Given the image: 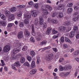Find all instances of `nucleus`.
I'll return each instance as SVG.
<instances>
[{
    "label": "nucleus",
    "instance_id": "nucleus-56",
    "mask_svg": "<svg viewBox=\"0 0 79 79\" xmlns=\"http://www.w3.org/2000/svg\"><path fill=\"white\" fill-rule=\"evenodd\" d=\"M76 37L77 39H79V31L76 32Z\"/></svg>",
    "mask_w": 79,
    "mask_h": 79
},
{
    "label": "nucleus",
    "instance_id": "nucleus-24",
    "mask_svg": "<svg viewBox=\"0 0 79 79\" xmlns=\"http://www.w3.org/2000/svg\"><path fill=\"white\" fill-rule=\"evenodd\" d=\"M51 22L52 24H57L58 23V22L56 19H51Z\"/></svg>",
    "mask_w": 79,
    "mask_h": 79
},
{
    "label": "nucleus",
    "instance_id": "nucleus-3",
    "mask_svg": "<svg viewBox=\"0 0 79 79\" xmlns=\"http://www.w3.org/2000/svg\"><path fill=\"white\" fill-rule=\"evenodd\" d=\"M17 67L18 68H19L20 66H21V64H20V62L19 61H16L14 64V65L13 64H12L11 65L12 69H14V70H16V67Z\"/></svg>",
    "mask_w": 79,
    "mask_h": 79
},
{
    "label": "nucleus",
    "instance_id": "nucleus-50",
    "mask_svg": "<svg viewBox=\"0 0 79 79\" xmlns=\"http://www.w3.org/2000/svg\"><path fill=\"white\" fill-rule=\"evenodd\" d=\"M59 69H60V71H64V67H62V66L61 65H60L59 66Z\"/></svg>",
    "mask_w": 79,
    "mask_h": 79
},
{
    "label": "nucleus",
    "instance_id": "nucleus-29",
    "mask_svg": "<svg viewBox=\"0 0 79 79\" xmlns=\"http://www.w3.org/2000/svg\"><path fill=\"white\" fill-rule=\"evenodd\" d=\"M73 11V9L71 8H69L67 10L68 14H70Z\"/></svg>",
    "mask_w": 79,
    "mask_h": 79
},
{
    "label": "nucleus",
    "instance_id": "nucleus-63",
    "mask_svg": "<svg viewBox=\"0 0 79 79\" xmlns=\"http://www.w3.org/2000/svg\"><path fill=\"white\" fill-rule=\"evenodd\" d=\"M78 7H77V6H75L74 7V10H75V11H76L77 10H78Z\"/></svg>",
    "mask_w": 79,
    "mask_h": 79
},
{
    "label": "nucleus",
    "instance_id": "nucleus-4",
    "mask_svg": "<svg viewBox=\"0 0 79 79\" xmlns=\"http://www.w3.org/2000/svg\"><path fill=\"white\" fill-rule=\"evenodd\" d=\"M69 74H70V72H62L60 73V74H59V76L61 77H66L67 76H68V75Z\"/></svg>",
    "mask_w": 79,
    "mask_h": 79
},
{
    "label": "nucleus",
    "instance_id": "nucleus-14",
    "mask_svg": "<svg viewBox=\"0 0 79 79\" xmlns=\"http://www.w3.org/2000/svg\"><path fill=\"white\" fill-rule=\"evenodd\" d=\"M18 37L19 39H21L23 37V31L19 32L18 35Z\"/></svg>",
    "mask_w": 79,
    "mask_h": 79
},
{
    "label": "nucleus",
    "instance_id": "nucleus-45",
    "mask_svg": "<svg viewBox=\"0 0 79 79\" xmlns=\"http://www.w3.org/2000/svg\"><path fill=\"white\" fill-rule=\"evenodd\" d=\"M16 59V56H11L10 57V59L11 60H14Z\"/></svg>",
    "mask_w": 79,
    "mask_h": 79
},
{
    "label": "nucleus",
    "instance_id": "nucleus-26",
    "mask_svg": "<svg viewBox=\"0 0 79 79\" xmlns=\"http://www.w3.org/2000/svg\"><path fill=\"white\" fill-rule=\"evenodd\" d=\"M23 13V11L22 10H20L19 12L17 14V16H18V17H21V16H22Z\"/></svg>",
    "mask_w": 79,
    "mask_h": 79
},
{
    "label": "nucleus",
    "instance_id": "nucleus-33",
    "mask_svg": "<svg viewBox=\"0 0 79 79\" xmlns=\"http://www.w3.org/2000/svg\"><path fill=\"white\" fill-rule=\"evenodd\" d=\"M73 21L74 22H76L79 21V17H74L73 19Z\"/></svg>",
    "mask_w": 79,
    "mask_h": 79
},
{
    "label": "nucleus",
    "instance_id": "nucleus-30",
    "mask_svg": "<svg viewBox=\"0 0 79 79\" xmlns=\"http://www.w3.org/2000/svg\"><path fill=\"white\" fill-rule=\"evenodd\" d=\"M0 17L2 19H3V20H6V16L4 14H1Z\"/></svg>",
    "mask_w": 79,
    "mask_h": 79
},
{
    "label": "nucleus",
    "instance_id": "nucleus-17",
    "mask_svg": "<svg viewBox=\"0 0 79 79\" xmlns=\"http://www.w3.org/2000/svg\"><path fill=\"white\" fill-rule=\"evenodd\" d=\"M42 12L45 15H48V11L47 9H44L42 10Z\"/></svg>",
    "mask_w": 79,
    "mask_h": 79
},
{
    "label": "nucleus",
    "instance_id": "nucleus-60",
    "mask_svg": "<svg viewBox=\"0 0 79 79\" xmlns=\"http://www.w3.org/2000/svg\"><path fill=\"white\" fill-rule=\"evenodd\" d=\"M64 60V59L63 58H61L59 60V63H61V62H62V61H63Z\"/></svg>",
    "mask_w": 79,
    "mask_h": 79
},
{
    "label": "nucleus",
    "instance_id": "nucleus-54",
    "mask_svg": "<svg viewBox=\"0 0 79 79\" xmlns=\"http://www.w3.org/2000/svg\"><path fill=\"white\" fill-rule=\"evenodd\" d=\"M43 27L44 28H46L47 27V23H44L43 24Z\"/></svg>",
    "mask_w": 79,
    "mask_h": 79
},
{
    "label": "nucleus",
    "instance_id": "nucleus-47",
    "mask_svg": "<svg viewBox=\"0 0 79 79\" xmlns=\"http://www.w3.org/2000/svg\"><path fill=\"white\" fill-rule=\"evenodd\" d=\"M61 42L63 43L64 42V37L62 36L60 39Z\"/></svg>",
    "mask_w": 79,
    "mask_h": 79
},
{
    "label": "nucleus",
    "instance_id": "nucleus-43",
    "mask_svg": "<svg viewBox=\"0 0 79 79\" xmlns=\"http://www.w3.org/2000/svg\"><path fill=\"white\" fill-rule=\"evenodd\" d=\"M18 7L19 8H24L25 7V6L23 5H19L18 6Z\"/></svg>",
    "mask_w": 79,
    "mask_h": 79
},
{
    "label": "nucleus",
    "instance_id": "nucleus-18",
    "mask_svg": "<svg viewBox=\"0 0 79 79\" xmlns=\"http://www.w3.org/2000/svg\"><path fill=\"white\" fill-rule=\"evenodd\" d=\"M40 24V25H42V24L44 23V20L42 18V17H39Z\"/></svg>",
    "mask_w": 79,
    "mask_h": 79
},
{
    "label": "nucleus",
    "instance_id": "nucleus-21",
    "mask_svg": "<svg viewBox=\"0 0 79 79\" xmlns=\"http://www.w3.org/2000/svg\"><path fill=\"white\" fill-rule=\"evenodd\" d=\"M51 28L48 27V28L46 32L47 35H49V34H50V32H51Z\"/></svg>",
    "mask_w": 79,
    "mask_h": 79
},
{
    "label": "nucleus",
    "instance_id": "nucleus-44",
    "mask_svg": "<svg viewBox=\"0 0 79 79\" xmlns=\"http://www.w3.org/2000/svg\"><path fill=\"white\" fill-rule=\"evenodd\" d=\"M14 24V23H8L7 25V27H11L13 26V25Z\"/></svg>",
    "mask_w": 79,
    "mask_h": 79
},
{
    "label": "nucleus",
    "instance_id": "nucleus-41",
    "mask_svg": "<svg viewBox=\"0 0 79 79\" xmlns=\"http://www.w3.org/2000/svg\"><path fill=\"white\" fill-rule=\"evenodd\" d=\"M24 65L25 66H27L28 67H30V64H29L28 62H26L24 63Z\"/></svg>",
    "mask_w": 79,
    "mask_h": 79
},
{
    "label": "nucleus",
    "instance_id": "nucleus-6",
    "mask_svg": "<svg viewBox=\"0 0 79 79\" xmlns=\"http://www.w3.org/2000/svg\"><path fill=\"white\" fill-rule=\"evenodd\" d=\"M53 58H54L53 54L51 53L50 55H49L48 56H47L46 57L45 60L46 61H49L53 60Z\"/></svg>",
    "mask_w": 79,
    "mask_h": 79
},
{
    "label": "nucleus",
    "instance_id": "nucleus-49",
    "mask_svg": "<svg viewBox=\"0 0 79 79\" xmlns=\"http://www.w3.org/2000/svg\"><path fill=\"white\" fill-rule=\"evenodd\" d=\"M34 6L35 8H39V3H36L34 5Z\"/></svg>",
    "mask_w": 79,
    "mask_h": 79
},
{
    "label": "nucleus",
    "instance_id": "nucleus-23",
    "mask_svg": "<svg viewBox=\"0 0 79 79\" xmlns=\"http://www.w3.org/2000/svg\"><path fill=\"white\" fill-rule=\"evenodd\" d=\"M79 54V51H77L75 52L72 53V55L74 56H77Z\"/></svg>",
    "mask_w": 79,
    "mask_h": 79
},
{
    "label": "nucleus",
    "instance_id": "nucleus-27",
    "mask_svg": "<svg viewBox=\"0 0 79 79\" xmlns=\"http://www.w3.org/2000/svg\"><path fill=\"white\" fill-rule=\"evenodd\" d=\"M17 8L16 7H12L11 9V10L10 9V11L11 12L13 13L15 12L16 11Z\"/></svg>",
    "mask_w": 79,
    "mask_h": 79
},
{
    "label": "nucleus",
    "instance_id": "nucleus-9",
    "mask_svg": "<svg viewBox=\"0 0 79 79\" xmlns=\"http://www.w3.org/2000/svg\"><path fill=\"white\" fill-rule=\"evenodd\" d=\"M63 14L61 12H58L57 13V17L58 18H61L63 17Z\"/></svg>",
    "mask_w": 79,
    "mask_h": 79
},
{
    "label": "nucleus",
    "instance_id": "nucleus-32",
    "mask_svg": "<svg viewBox=\"0 0 79 79\" xmlns=\"http://www.w3.org/2000/svg\"><path fill=\"white\" fill-rule=\"evenodd\" d=\"M3 59L4 60L6 61H7L9 60V57L7 56H5L3 57Z\"/></svg>",
    "mask_w": 79,
    "mask_h": 79
},
{
    "label": "nucleus",
    "instance_id": "nucleus-5",
    "mask_svg": "<svg viewBox=\"0 0 79 79\" xmlns=\"http://www.w3.org/2000/svg\"><path fill=\"white\" fill-rule=\"evenodd\" d=\"M11 49V47L8 45H6L3 48V50L5 53H7Z\"/></svg>",
    "mask_w": 79,
    "mask_h": 79
},
{
    "label": "nucleus",
    "instance_id": "nucleus-46",
    "mask_svg": "<svg viewBox=\"0 0 79 79\" xmlns=\"http://www.w3.org/2000/svg\"><path fill=\"white\" fill-rule=\"evenodd\" d=\"M73 5V3L72 2H69L67 4V6L69 7H71V6H72Z\"/></svg>",
    "mask_w": 79,
    "mask_h": 79
},
{
    "label": "nucleus",
    "instance_id": "nucleus-34",
    "mask_svg": "<svg viewBox=\"0 0 79 79\" xmlns=\"http://www.w3.org/2000/svg\"><path fill=\"white\" fill-rule=\"evenodd\" d=\"M56 16L57 17V13L56 12H53L52 15V18H55Z\"/></svg>",
    "mask_w": 79,
    "mask_h": 79
},
{
    "label": "nucleus",
    "instance_id": "nucleus-25",
    "mask_svg": "<svg viewBox=\"0 0 79 79\" xmlns=\"http://www.w3.org/2000/svg\"><path fill=\"white\" fill-rule=\"evenodd\" d=\"M34 24L35 26H37L39 24V19L37 18H35V19Z\"/></svg>",
    "mask_w": 79,
    "mask_h": 79
},
{
    "label": "nucleus",
    "instance_id": "nucleus-38",
    "mask_svg": "<svg viewBox=\"0 0 79 79\" xmlns=\"http://www.w3.org/2000/svg\"><path fill=\"white\" fill-rule=\"evenodd\" d=\"M65 41L66 42H68V43L71 42V40L66 37H65Z\"/></svg>",
    "mask_w": 79,
    "mask_h": 79
},
{
    "label": "nucleus",
    "instance_id": "nucleus-42",
    "mask_svg": "<svg viewBox=\"0 0 79 79\" xmlns=\"http://www.w3.org/2000/svg\"><path fill=\"white\" fill-rule=\"evenodd\" d=\"M27 58L29 61H31V60H32L31 57L29 56H27Z\"/></svg>",
    "mask_w": 79,
    "mask_h": 79
},
{
    "label": "nucleus",
    "instance_id": "nucleus-48",
    "mask_svg": "<svg viewBox=\"0 0 79 79\" xmlns=\"http://www.w3.org/2000/svg\"><path fill=\"white\" fill-rule=\"evenodd\" d=\"M52 34H57L58 33V31L55 30V29H53L52 30Z\"/></svg>",
    "mask_w": 79,
    "mask_h": 79
},
{
    "label": "nucleus",
    "instance_id": "nucleus-51",
    "mask_svg": "<svg viewBox=\"0 0 79 79\" xmlns=\"http://www.w3.org/2000/svg\"><path fill=\"white\" fill-rule=\"evenodd\" d=\"M27 47L26 46H24L22 50H23V51H26V50H27Z\"/></svg>",
    "mask_w": 79,
    "mask_h": 79
},
{
    "label": "nucleus",
    "instance_id": "nucleus-10",
    "mask_svg": "<svg viewBox=\"0 0 79 79\" xmlns=\"http://www.w3.org/2000/svg\"><path fill=\"white\" fill-rule=\"evenodd\" d=\"M64 7V6L63 4H60L57 6V7H56L58 10H62L63 8Z\"/></svg>",
    "mask_w": 79,
    "mask_h": 79
},
{
    "label": "nucleus",
    "instance_id": "nucleus-2",
    "mask_svg": "<svg viewBox=\"0 0 79 79\" xmlns=\"http://www.w3.org/2000/svg\"><path fill=\"white\" fill-rule=\"evenodd\" d=\"M24 18H27L25 19L24 21V23L25 24H28L29 23V18H31V15L29 13H25L24 14Z\"/></svg>",
    "mask_w": 79,
    "mask_h": 79
},
{
    "label": "nucleus",
    "instance_id": "nucleus-55",
    "mask_svg": "<svg viewBox=\"0 0 79 79\" xmlns=\"http://www.w3.org/2000/svg\"><path fill=\"white\" fill-rule=\"evenodd\" d=\"M71 30V27H67V29H66V31L67 32H69Z\"/></svg>",
    "mask_w": 79,
    "mask_h": 79
},
{
    "label": "nucleus",
    "instance_id": "nucleus-64",
    "mask_svg": "<svg viewBox=\"0 0 79 79\" xmlns=\"http://www.w3.org/2000/svg\"><path fill=\"white\" fill-rule=\"evenodd\" d=\"M63 47L64 48H68V45L67 44H64Z\"/></svg>",
    "mask_w": 79,
    "mask_h": 79
},
{
    "label": "nucleus",
    "instance_id": "nucleus-31",
    "mask_svg": "<svg viewBox=\"0 0 79 79\" xmlns=\"http://www.w3.org/2000/svg\"><path fill=\"white\" fill-rule=\"evenodd\" d=\"M36 58L37 60V61L36 62L37 64H39L40 63V57L39 56H36Z\"/></svg>",
    "mask_w": 79,
    "mask_h": 79
},
{
    "label": "nucleus",
    "instance_id": "nucleus-58",
    "mask_svg": "<svg viewBox=\"0 0 79 79\" xmlns=\"http://www.w3.org/2000/svg\"><path fill=\"white\" fill-rule=\"evenodd\" d=\"M68 65H66L64 67V69L65 70V71H67V70H68Z\"/></svg>",
    "mask_w": 79,
    "mask_h": 79
},
{
    "label": "nucleus",
    "instance_id": "nucleus-1",
    "mask_svg": "<svg viewBox=\"0 0 79 79\" xmlns=\"http://www.w3.org/2000/svg\"><path fill=\"white\" fill-rule=\"evenodd\" d=\"M16 44H15V47H17L16 48H14V50L12 51V53H13V55H15L16 53H17L18 52H19L21 50V43L19 42V41L18 40H16L14 41V42Z\"/></svg>",
    "mask_w": 79,
    "mask_h": 79
},
{
    "label": "nucleus",
    "instance_id": "nucleus-40",
    "mask_svg": "<svg viewBox=\"0 0 79 79\" xmlns=\"http://www.w3.org/2000/svg\"><path fill=\"white\" fill-rule=\"evenodd\" d=\"M30 55L32 56H35V52L34 51H31L30 52Z\"/></svg>",
    "mask_w": 79,
    "mask_h": 79
},
{
    "label": "nucleus",
    "instance_id": "nucleus-16",
    "mask_svg": "<svg viewBox=\"0 0 79 79\" xmlns=\"http://www.w3.org/2000/svg\"><path fill=\"white\" fill-rule=\"evenodd\" d=\"M45 8L46 9H47V10H49V11L52 10V7L48 5H45Z\"/></svg>",
    "mask_w": 79,
    "mask_h": 79
},
{
    "label": "nucleus",
    "instance_id": "nucleus-39",
    "mask_svg": "<svg viewBox=\"0 0 79 79\" xmlns=\"http://www.w3.org/2000/svg\"><path fill=\"white\" fill-rule=\"evenodd\" d=\"M35 65V62L34 61H32L31 63V66L32 68H34Z\"/></svg>",
    "mask_w": 79,
    "mask_h": 79
},
{
    "label": "nucleus",
    "instance_id": "nucleus-8",
    "mask_svg": "<svg viewBox=\"0 0 79 79\" xmlns=\"http://www.w3.org/2000/svg\"><path fill=\"white\" fill-rule=\"evenodd\" d=\"M15 19V15L10 14L8 17V20L9 21H11Z\"/></svg>",
    "mask_w": 79,
    "mask_h": 79
},
{
    "label": "nucleus",
    "instance_id": "nucleus-20",
    "mask_svg": "<svg viewBox=\"0 0 79 79\" xmlns=\"http://www.w3.org/2000/svg\"><path fill=\"white\" fill-rule=\"evenodd\" d=\"M36 69H33L30 71V74H31V75H34V74H35V73H36Z\"/></svg>",
    "mask_w": 79,
    "mask_h": 79
},
{
    "label": "nucleus",
    "instance_id": "nucleus-7",
    "mask_svg": "<svg viewBox=\"0 0 79 79\" xmlns=\"http://www.w3.org/2000/svg\"><path fill=\"white\" fill-rule=\"evenodd\" d=\"M30 13L31 15V16L33 18H35V17H37V15H38V13H37V12L36 10H32L31 11Z\"/></svg>",
    "mask_w": 79,
    "mask_h": 79
},
{
    "label": "nucleus",
    "instance_id": "nucleus-36",
    "mask_svg": "<svg viewBox=\"0 0 79 79\" xmlns=\"http://www.w3.org/2000/svg\"><path fill=\"white\" fill-rule=\"evenodd\" d=\"M19 26L20 27H23L24 26V23L23 22H21L19 23Z\"/></svg>",
    "mask_w": 79,
    "mask_h": 79
},
{
    "label": "nucleus",
    "instance_id": "nucleus-11",
    "mask_svg": "<svg viewBox=\"0 0 79 79\" xmlns=\"http://www.w3.org/2000/svg\"><path fill=\"white\" fill-rule=\"evenodd\" d=\"M31 34L33 36H35V32L34 31V25L32 24L31 25Z\"/></svg>",
    "mask_w": 79,
    "mask_h": 79
},
{
    "label": "nucleus",
    "instance_id": "nucleus-28",
    "mask_svg": "<svg viewBox=\"0 0 79 79\" xmlns=\"http://www.w3.org/2000/svg\"><path fill=\"white\" fill-rule=\"evenodd\" d=\"M73 31L75 32H79V31H78V27H77V26H74L73 28Z\"/></svg>",
    "mask_w": 79,
    "mask_h": 79
},
{
    "label": "nucleus",
    "instance_id": "nucleus-57",
    "mask_svg": "<svg viewBox=\"0 0 79 79\" xmlns=\"http://www.w3.org/2000/svg\"><path fill=\"white\" fill-rule=\"evenodd\" d=\"M58 30L60 31H63V26H61L58 28Z\"/></svg>",
    "mask_w": 79,
    "mask_h": 79
},
{
    "label": "nucleus",
    "instance_id": "nucleus-61",
    "mask_svg": "<svg viewBox=\"0 0 79 79\" xmlns=\"http://www.w3.org/2000/svg\"><path fill=\"white\" fill-rule=\"evenodd\" d=\"M52 50H53L55 52H56L58 51V50H57V48H52Z\"/></svg>",
    "mask_w": 79,
    "mask_h": 79
},
{
    "label": "nucleus",
    "instance_id": "nucleus-52",
    "mask_svg": "<svg viewBox=\"0 0 79 79\" xmlns=\"http://www.w3.org/2000/svg\"><path fill=\"white\" fill-rule=\"evenodd\" d=\"M5 13L6 14V15H8L10 14V12L7 10H6L5 11Z\"/></svg>",
    "mask_w": 79,
    "mask_h": 79
},
{
    "label": "nucleus",
    "instance_id": "nucleus-22",
    "mask_svg": "<svg viewBox=\"0 0 79 79\" xmlns=\"http://www.w3.org/2000/svg\"><path fill=\"white\" fill-rule=\"evenodd\" d=\"M75 35V32L74 31H71L70 33L69 37L70 38H73Z\"/></svg>",
    "mask_w": 79,
    "mask_h": 79
},
{
    "label": "nucleus",
    "instance_id": "nucleus-37",
    "mask_svg": "<svg viewBox=\"0 0 79 79\" xmlns=\"http://www.w3.org/2000/svg\"><path fill=\"white\" fill-rule=\"evenodd\" d=\"M46 43L47 41H43L40 43V45H45V44H46Z\"/></svg>",
    "mask_w": 79,
    "mask_h": 79
},
{
    "label": "nucleus",
    "instance_id": "nucleus-35",
    "mask_svg": "<svg viewBox=\"0 0 79 79\" xmlns=\"http://www.w3.org/2000/svg\"><path fill=\"white\" fill-rule=\"evenodd\" d=\"M20 61L21 63H24L25 62V58L24 57L21 58L20 59Z\"/></svg>",
    "mask_w": 79,
    "mask_h": 79
},
{
    "label": "nucleus",
    "instance_id": "nucleus-53",
    "mask_svg": "<svg viewBox=\"0 0 79 79\" xmlns=\"http://www.w3.org/2000/svg\"><path fill=\"white\" fill-rule=\"evenodd\" d=\"M30 40L31 42H35V40H34V39L33 37H31L30 39Z\"/></svg>",
    "mask_w": 79,
    "mask_h": 79
},
{
    "label": "nucleus",
    "instance_id": "nucleus-62",
    "mask_svg": "<svg viewBox=\"0 0 79 79\" xmlns=\"http://www.w3.org/2000/svg\"><path fill=\"white\" fill-rule=\"evenodd\" d=\"M75 60L77 61L78 63H79V57H76L75 58Z\"/></svg>",
    "mask_w": 79,
    "mask_h": 79
},
{
    "label": "nucleus",
    "instance_id": "nucleus-13",
    "mask_svg": "<svg viewBox=\"0 0 79 79\" xmlns=\"http://www.w3.org/2000/svg\"><path fill=\"white\" fill-rule=\"evenodd\" d=\"M7 23L5 21H0V26H6Z\"/></svg>",
    "mask_w": 79,
    "mask_h": 79
},
{
    "label": "nucleus",
    "instance_id": "nucleus-59",
    "mask_svg": "<svg viewBox=\"0 0 79 79\" xmlns=\"http://www.w3.org/2000/svg\"><path fill=\"white\" fill-rule=\"evenodd\" d=\"M28 4H29V5H32L34 4V2L32 1H31L28 2Z\"/></svg>",
    "mask_w": 79,
    "mask_h": 79
},
{
    "label": "nucleus",
    "instance_id": "nucleus-19",
    "mask_svg": "<svg viewBox=\"0 0 79 79\" xmlns=\"http://www.w3.org/2000/svg\"><path fill=\"white\" fill-rule=\"evenodd\" d=\"M24 34L25 36L29 37L30 35V32L27 31V30H26L24 32Z\"/></svg>",
    "mask_w": 79,
    "mask_h": 79
},
{
    "label": "nucleus",
    "instance_id": "nucleus-15",
    "mask_svg": "<svg viewBox=\"0 0 79 79\" xmlns=\"http://www.w3.org/2000/svg\"><path fill=\"white\" fill-rule=\"evenodd\" d=\"M64 24L65 26H69V25L71 24V22L69 21H66L64 22Z\"/></svg>",
    "mask_w": 79,
    "mask_h": 79
},
{
    "label": "nucleus",
    "instance_id": "nucleus-12",
    "mask_svg": "<svg viewBox=\"0 0 79 79\" xmlns=\"http://www.w3.org/2000/svg\"><path fill=\"white\" fill-rule=\"evenodd\" d=\"M35 39L37 41H40L42 39V35L40 34H38L37 35L35 36Z\"/></svg>",
    "mask_w": 79,
    "mask_h": 79
}]
</instances>
